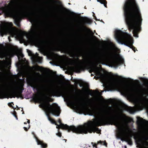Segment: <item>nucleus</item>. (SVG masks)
I'll use <instances>...</instances> for the list:
<instances>
[{"label":"nucleus","mask_w":148,"mask_h":148,"mask_svg":"<svg viewBox=\"0 0 148 148\" xmlns=\"http://www.w3.org/2000/svg\"><path fill=\"white\" fill-rule=\"evenodd\" d=\"M89 69L88 64L86 62L81 64H77L72 67L73 70L77 73H79L81 71H84Z\"/></svg>","instance_id":"12"},{"label":"nucleus","mask_w":148,"mask_h":148,"mask_svg":"<svg viewBox=\"0 0 148 148\" xmlns=\"http://www.w3.org/2000/svg\"><path fill=\"white\" fill-rule=\"evenodd\" d=\"M23 128L26 131H27L28 130V129L27 127H23Z\"/></svg>","instance_id":"41"},{"label":"nucleus","mask_w":148,"mask_h":148,"mask_svg":"<svg viewBox=\"0 0 148 148\" xmlns=\"http://www.w3.org/2000/svg\"><path fill=\"white\" fill-rule=\"evenodd\" d=\"M124 109L125 110L130 112L132 110V108H130V107H128V106H126L124 107Z\"/></svg>","instance_id":"32"},{"label":"nucleus","mask_w":148,"mask_h":148,"mask_svg":"<svg viewBox=\"0 0 148 148\" xmlns=\"http://www.w3.org/2000/svg\"><path fill=\"white\" fill-rule=\"evenodd\" d=\"M114 101V99H112V125H113V103Z\"/></svg>","instance_id":"30"},{"label":"nucleus","mask_w":148,"mask_h":148,"mask_svg":"<svg viewBox=\"0 0 148 148\" xmlns=\"http://www.w3.org/2000/svg\"><path fill=\"white\" fill-rule=\"evenodd\" d=\"M49 99L50 100L42 103L41 105H39V106L40 108H44L47 113H51L57 116H59L61 112L60 107L56 103H53L51 105L49 102L53 101V99L51 98Z\"/></svg>","instance_id":"6"},{"label":"nucleus","mask_w":148,"mask_h":148,"mask_svg":"<svg viewBox=\"0 0 148 148\" xmlns=\"http://www.w3.org/2000/svg\"><path fill=\"white\" fill-rule=\"evenodd\" d=\"M30 122V120H28V121L27 122V123H29Z\"/></svg>","instance_id":"45"},{"label":"nucleus","mask_w":148,"mask_h":148,"mask_svg":"<svg viewBox=\"0 0 148 148\" xmlns=\"http://www.w3.org/2000/svg\"><path fill=\"white\" fill-rule=\"evenodd\" d=\"M115 125L117 128V135L118 138L124 141L128 144L132 145L133 144L132 138L133 135L131 133L130 128L125 126V123L131 122L132 119L130 117L127 116L122 112L116 110L114 115Z\"/></svg>","instance_id":"3"},{"label":"nucleus","mask_w":148,"mask_h":148,"mask_svg":"<svg viewBox=\"0 0 148 148\" xmlns=\"http://www.w3.org/2000/svg\"><path fill=\"white\" fill-rule=\"evenodd\" d=\"M33 99L34 101L36 102L39 101H40V99L37 97H34L33 98Z\"/></svg>","instance_id":"34"},{"label":"nucleus","mask_w":148,"mask_h":148,"mask_svg":"<svg viewBox=\"0 0 148 148\" xmlns=\"http://www.w3.org/2000/svg\"><path fill=\"white\" fill-rule=\"evenodd\" d=\"M114 36L118 42L130 47L136 52V47L133 45L132 40L127 34L120 30H116L115 31Z\"/></svg>","instance_id":"4"},{"label":"nucleus","mask_w":148,"mask_h":148,"mask_svg":"<svg viewBox=\"0 0 148 148\" xmlns=\"http://www.w3.org/2000/svg\"><path fill=\"white\" fill-rule=\"evenodd\" d=\"M140 93L141 96L139 99V103L140 105L144 107H147L148 106V83L146 82L143 85L140 86Z\"/></svg>","instance_id":"7"},{"label":"nucleus","mask_w":148,"mask_h":148,"mask_svg":"<svg viewBox=\"0 0 148 148\" xmlns=\"http://www.w3.org/2000/svg\"><path fill=\"white\" fill-rule=\"evenodd\" d=\"M27 51L29 56H32L34 54L31 51L28 50Z\"/></svg>","instance_id":"36"},{"label":"nucleus","mask_w":148,"mask_h":148,"mask_svg":"<svg viewBox=\"0 0 148 148\" xmlns=\"http://www.w3.org/2000/svg\"><path fill=\"white\" fill-rule=\"evenodd\" d=\"M134 138L135 140L136 144L140 146L145 145V143L143 142L142 139H139L137 140V138L136 136H134Z\"/></svg>","instance_id":"23"},{"label":"nucleus","mask_w":148,"mask_h":148,"mask_svg":"<svg viewBox=\"0 0 148 148\" xmlns=\"http://www.w3.org/2000/svg\"><path fill=\"white\" fill-rule=\"evenodd\" d=\"M24 124H27V122H25L24 123Z\"/></svg>","instance_id":"50"},{"label":"nucleus","mask_w":148,"mask_h":148,"mask_svg":"<svg viewBox=\"0 0 148 148\" xmlns=\"http://www.w3.org/2000/svg\"><path fill=\"white\" fill-rule=\"evenodd\" d=\"M90 73H91V71H90Z\"/></svg>","instance_id":"56"},{"label":"nucleus","mask_w":148,"mask_h":148,"mask_svg":"<svg viewBox=\"0 0 148 148\" xmlns=\"http://www.w3.org/2000/svg\"><path fill=\"white\" fill-rule=\"evenodd\" d=\"M120 50L116 44L112 42V67L116 69L120 65L125 64L124 59L119 54Z\"/></svg>","instance_id":"5"},{"label":"nucleus","mask_w":148,"mask_h":148,"mask_svg":"<svg viewBox=\"0 0 148 148\" xmlns=\"http://www.w3.org/2000/svg\"><path fill=\"white\" fill-rule=\"evenodd\" d=\"M109 66H111V42H109Z\"/></svg>","instance_id":"26"},{"label":"nucleus","mask_w":148,"mask_h":148,"mask_svg":"<svg viewBox=\"0 0 148 148\" xmlns=\"http://www.w3.org/2000/svg\"><path fill=\"white\" fill-rule=\"evenodd\" d=\"M57 135L60 137H61L62 136L61 133L60 132H59L56 134Z\"/></svg>","instance_id":"39"},{"label":"nucleus","mask_w":148,"mask_h":148,"mask_svg":"<svg viewBox=\"0 0 148 148\" xmlns=\"http://www.w3.org/2000/svg\"><path fill=\"white\" fill-rule=\"evenodd\" d=\"M91 96H92L93 94H95L94 92H92L91 93L89 94Z\"/></svg>","instance_id":"43"},{"label":"nucleus","mask_w":148,"mask_h":148,"mask_svg":"<svg viewBox=\"0 0 148 148\" xmlns=\"http://www.w3.org/2000/svg\"><path fill=\"white\" fill-rule=\"evenodd\" d=\"M69 4H70V3H69Z\"/></svg>","instance_id":"57"},{"label":"nucleus","mask_w":148,"mask_h":148,"mask_svg":"<svg viewBox=\"0 0 148 148\" xmlns=\"http://www.w3.org/2000/svg\"><path fill=\"white\" fill-rule=\"evenodd\" d=\"M110 74L109 75V90H111V75H110V74H111V72L110 73Z\"/></svg>","instance_id":"31"},{"label":"nucleus","mask_w":148,"mask_h":148,"mask_svg":"<svg viewBox=\"0 0 148 148\" xmlns=\"http://www.w3.org/2000/svg\"><path fill=\"white\" fill-rule=\"evenodd\" d=\"M147 111V112L148 113V111Z\"/></svg>","instance_id":"59"},{"label":"nucleus","mask_w":148,"mask_h":148,"mask_svg":"<svg viewBox=\"0 0 148 148\" xmlns=\"http://www.w3.org/2000/svg\"><path fill=\"white\" fill-rule=\"evenodd\" d=\"M123 9L125 20L130 31L132 30L134 36L138 37L141 30L143 19L141 11L135 0H126Z\"/></svg>","instance_id":"2"},{"label":"nucleus","mask_w":148,"mask_h":148,"mask_svg":"<svg viewBox=\"0 0 148 148\" xmlns=\"http://www.w3.org/2000/svg\"><path fill=\"white\" fill-rule=\"evenodd\" d=\"M91 33H92V35H93L94 34L93 33V32L92 31H91Z\"/></svg>","instance_id":"49"},{"label":"nucleus","mask_w":148,"mask_h":148,"mask_svg":"<svg viewBox=\"0 0 148 148\" xmlns=\"http://www.w3.org/2000/svg\"><path fill=\"white\" fill-rule=\"evenodd\" d=\"M72 13H73V12H72Z\"/></svg>","instance_id":"58"},{"label":"nucleus","mask_w":148,"mask_h":148,"mask_svg":"<svg viewBox=\"0 0 148 148\" xmlns=\"http://www.w3.org/2000/svg\"><path fill=\"white\" fill-rule=\"evenodd\" d=\"M91 144L92 145L93 147H95V148H97V145L99 144L105 146L106 147H107V143L105 140L104 141H101V140H100L99 141H98L97 144L93 142H92Z\"/></svg>","instance_id":"20"},{"label":"nucleus","mask_w":148,"mask_h":148,"mask_svg":"<svg viewBox=\"0 0 148 148\" xmlns=\"http://www.w3.org/2000/svg\"><path fill=\"white\" fill-rule=\"evenodd\" d=\"M90 90V91H91L92 92H95V90Z\"/></svg>","instance_id":"47"},{"label":"nucleus","mask_w":148,"mask_h":148,"mask_svg":"<svg viewBox=\"0 0 148 148\" xmlns=\"http://www.w3.org/2000/svg\"><path fill=\"white\" fill-rule=\"evenodd\" d=\"M99 75V77L103 81H105L106 80V76L103 74L101 73H99L98 74Z\"/></svg>","instance_id":"28"},{"label":"nucleus","mask_w":148,"mask_h":148,"mask_svg":"<svg viewBox=\"0 0 148 148\" xmlns=\"http://www.w3.org/2000/svg\"><path fill=\"white\" fill-rule=\"evenodd\" d=\"M40 67V66H33L32 67H30L32 71H39V68Z\"/></svg>","instance_id":"27"},{"label":"nucleus","mask_w":148,"mask_h":148,"mask_svg":"<svg viewBox=\"0 0 148 148\" xmlns=\"http://www.w3.org/2000/svg\"><path fill=\"white\" fill-rule=\"evenodd\" d=\"M118 77V76L116 75H114L113 73H112V91L113 89L114 85L113 83V79L114 78H116V77Z\"/></svg>","instance_id":"24"},{"label":"nucleus","mask_w":148,"mask_h":148,"mask_svg":"<svg viewBox=\"0 0 148 148\" xmlns=\"http://www.w3.org/2000/svg\"><path fill=\"white\" fill-rule=\"evenodd\" d=\"M16 107L18 108V109L17 110H19L20 109L18 107V106H16Z\"/></svg>","instance_id":"48"},{"label":"nucleus","mask_w":148,"mask_h":148,"mask_svg":"<svg viewBox=\"0 0 148 148\" xmlns=\"http://www.w3.org/2000/svg\"><path fill=\"white\" fill-rule=\"evenodd\" d=\"M109 116L108 117L106 114V110L104 108H102L100 110L95 108L90 109L89 107H84V110L87 114L93 116L95 119L93 121H90L88 123H85L84 125H79L77 127L74 126L73 132L77 134H87L96 132L99 133L101 132L97 127L109 124L111 125V106L109 107Z\"/></svg>","instance_id":"1"},{"label":"nucleus","mask_w":148,"mask_h":148,"mask_svg":"<svg viewBox=\"0 0 148 148\" xmlns=\"http://www.w3.org/2000/svg\"><path fill=\"white\" fill-rule=\"evenodd\" d=\"M13 8H12L10 9L7 10L6 11V13L9 16H14L15 24L18 27H20L21 26L20 22L21 19V17L18 15L14 14L13 13Z\"/></svg>","instance_id":"13"},{"label":"nucleus","mask_w":148,"mask_h":148,"mask_svg":"<svg viewBox=\"0 0 148 148\" xmlns=\"http://www.w3.org/2000/svg\"><path fill=\"white\" fill-rule=\"evenodd\" d=\"M56 2L59 4L61 3V2L60 1H56Z\"/></svg>","instance_id":"44"},{"label":"nucleus","mask_w":148,"mask_h":148,"mask_svg":"<svg viewBox=\"0 0 148 148\" xmlns=\"http://www.w3.org/2000/svg\"><path fill=\"white\" fill-rule=\"evenodd\" d=\"M81 19L84 22L85 24H90L92 22V21L91 19L86 17H81Z\"/></svg>","instance_id":"21"},{"label":"nucleus","mask_w":148,"mask_h":148,"mask_svg":"<svg viewBox=\"0 0 148 148\" xmlns=\"http://www.w3.org/2000/svg\"><path fill=\"white\" fill-rule=\"evenodd\" d=\"M47 113V115L48 116L49 120L51 121L52 123L54 124L55 125H56L57 128H61L63 130H67L68 132H70L71 131L73 132L74 126L71 125L69 126L66 124L58 125L56 123V122L54 120L49 116L50 113Z\"/></svg>","instance_id":"11"},{"label":"nucleus","mask_w":148,"mask_h":148,"mask_svg":"<svg viewBox=\"0 0 148 148\" xmlns=\"http://www.w3.org/2000/svg\"><path fill=\"white\" fill-rule=\"evenodd\" d=\"M101 105L103 106H108L109 105L111 104V98H110L108 100H101Z\"/></svg>","instance_id":"19"},{"label":"nucleus","mask_w":148,"mask_h":148,"mask_svg":"<svg viewBox=\"0 0 148 148\" xmlns=\"http://www.w3.org/2000/svg\"><path fill=\"white\" fill-rule=\"evenodd\" d=\"M35 73L36 75H40V73L38 72H35Z\"/></svg>","instance_id":"42"},{"label":"nucleus","mask_w":148,"mask_h":148,"mask_svg":"<svg viewBox=\"0 0 148 148\" xmlns=\"http://www.w3.org/2000/svg\"><path fill=\"white\" fill-rule=\"evenodd\" d=\"M24 114V112L23 111L22 113V114Z\"/></svg>","instance_id":"52"},{"label":"nucleus","mask_w":148,"mask_h":148,"mask_svg":"<svg viewBox=\"0 0 148 148\" xmlns=\"http://www.w3.org/2000/svg\"><path fill=\"white\" fill-rule=\"evenodd\" d=\"M97 1L101 4H103L105 7H107L106 4L107 2L106 0H97Z\"/></svg>","instance_id":"29"},{"label":"nucleus","mask_w":148,"mask_h":148,"mask_svg":"<svg viewBox=\"0 0 148 148\" xmlns=\"http://www.w3.org/2000/svg\"><path fill=\"white\" fill-rule=\"evenodd\" d=\"M80 87H81L82 86V85H80Z\"/></svg>","instance_id":"55"},{"label":"nucleus","mask_w":148,"mask_h":148,"mask_svg":"<svg viewBox=\"0 0 148 148\" xmlns=\"http://www.w3.org/2000/svg\"><path fill=\"white\" fill-rule=\"evenodd\" d=\"M94 36V37L96 38V37L95 36Z\"/></svg>","instance_id":"54"},{"label":"nucleus","mask_w":148,"mask_h":148,"mask_svg":"<svg viewBox=\"0 0 148 148\" xmlns=\"http://www.w3.org/2000/svg\"><path fill=\"white\" fill-rule=\"evenodd\" d=\"M78 91H79V92H81V90H80V89H78Z\"/></svg>","instance_id":"46"},{"label":"nucleus","mask_w":148,"mask_h":148,"mask_svg":"<svg viewBox=\"0 0 148 148\" xmlns=\"http://www.w3.org/2000/svg\"><path fill=\"white\" fill-rule=\"evenodd\" d=\"M12 104L13 105H14V104L13 102H12L10 103H9L8 105L10 107L12 108H13L14 110H15L16 109V108H14V107L12 105Z\"/></svg>","instance_id":"35"},{"label":"nucleus","mask_w":148,"mask_h":148,"mask_svg":"<svg viewBox=\"0 0 148 148\" xmlns=\"http://www.w3.org/2000/svg\"><path fill=\"white\" fill-rule=\"evenodd\" d=\"M22 15L28 18L30 21H34V17L35 16L36 14L34 12L28 10L23 11L22 12Z\"/></svg>","instance_id":"15"},{"label":"nucleus","mask_w":148,"mask_h":148,"mask_svg":"<svg viewBox=\"0 0 148 148\" xmlns=\"http://www.w3.org/2000/svg\"><path fill=\"white\" fill-rule=\"evenodd\" d=\"M32 134L33 135L34 138L36 139L38 145H40L42 148H46L47 147V144L44 143L43 141L39 140L34 132H32Z\"/></svg>","instance_id":"16"},{"label":"nucleus","mask_w":148,"mask_h":148,"mask_svg":"<svg viewBox=\"0 0 148 148\" xmlns=\"http://www.w3.org/2000/svg\"><path fill=\"white\" fill-rule=\"evenodd\" d=\"M143 119L142 118L138 117L137 118V120L136 121L137 124L138 125H141L143 123Z\"/></svg>","instance_id":"25"},{"label":"nucleus","mask_w":148,"mask_h":148,"mask_svg":"<svg viewBox=\"0 0 148 148\" xmlns=\"http://www.w3.org/2000/svg\"><path fill=\"white\" fill-rule=\"evenodd\" d=\"M31 32L32 34L36 36L37 37V39L38 41H42L40 36L38 35L37 28L36 26H35L34 27L31 29Z\"/></svg>","instance_id":"18"},{"label":"nucleus","mask_w":148,"mask_h":148,"mask_svg":"<svg viewBox=\"0 0 148 148\" xmlns=\"http://www.w3.org/2000/svg\"><path fill=\"white\" fill-rule=\"evenodd\" d=\"M27 84L32 87L33 89H36L37 91H38V88L35 85V83L34 81L32 78H30L27 79Z\"/></svg>","instance_id":"17"},{"label":"nucleus","mask_w":148,"mask_h":148,"mask_svg":"<svg viewBox=\"0 0 148 148\" xmlns=\"http://www.w3.org/2000/svg\"><path fill=\"white\" fill-rule=\"evenodd\" d=\"M64 140H65V142H66V139H64Z\"/></svg>","instance_id":"53"},{"label":"nucleus","mask_w":148,"mask_h":148,"mask_svg":"<svg viewBox=\"0 0 148 148\" xmlns=\"http://www.w3.org/2000/svg\"><path fill=\"white\" fill-rule=\"evenodd\" d=\"M58 122L60 124V125H62V124L64 125L63 124H62V123L61 121V119H59L58 120Z\"/></svg>","instance_id":"40"},{"label":"nucleus","mask_w":148,"mask_h":148,"mask_svg":"<svg viewBox=\"0 0 148 148\" xmlns=\"http://www.w3.org/2000/svg\"><path fill=\"white\" fill-rule=\"evenodd\" d=\"M52 96H60V95L61 94H63L64 95L66 98L67 100L69 99H73L74 101L77 104H80L82 105V99L79 97L78 94V92L77 93V95L73 96L70 95L66 93H64L60 89H56L54 90L52 92Z\"/></svg>","instance_id":"8"},{"label":"nucleus","mask_w":148,"mask_h":148,"mask_svg":"<svg viewBox=\"0 0 148 148\" xmlns=\"http://www.w3.org/2000/svg\"><path fill=\"white\" fill-rule=\"evenodd\" d=\"M61 47L62 48H64V49H65L66 47V46L65 44L64 43H62V44L60 45Z\"/></svg>","instance_id":"38"},{"label":"nucleus","mask_w":148,"mask_h":148,"mask_svg":"<svg viewBox=\"0 0 148 148\" xmlns=\"http://www.w3.org/2000/svg\"><path fill=\"white\" fill-rule=\"evenodd\" d=\"M93 76V75L92 74H91V76Z\"/></svg>","instance_id":"51"},{"label":"nucleus","mask_w":148,"mask_h":148,"mask_svg":"<svg viewBox=\"0 0 148 148\" xmlns=\"http://www.w3.org/2000/svg\"><path fill=\"white\" fill-rule=\"evenodd\" d=\"M114 87L118 91L125 95L132 94L136 93V89L133 88L122 85L119 84H115Z\"/></svg>","instance_id":"9"},{"label":"nucleus","mask_w":148,"mask_h":148,"mask_svg":"<svg viewBox=\"0 0 148 148\" xmlns=\"http://www.w3.org/2000/svg\"><path fill=\"white\" fill-rule=\"evenodd\" d=\"M47 113V115L48 116L49 120L51 121L52 123L54 124L55 125H56L57 128H61L63 130H67L68 132H70L71 131L73 132L74 126L71 125L69 126L66 124L58 125L56 123V122L54 120L49 116L50 113Z\"/></svg>","instance_id":"10"},{"label":"nucleus","mask_w":148,"mask_h":148,"mask_svg":"<svg viewBox=\"0 0 148 148\" xmlns=\"http://www.w3.org/2000/svg\"><path fill=\"white\" fill-rule=\"evenodd\" d=\"M16 89L13 90L10 94V96L9 97L12 98V97L15 98L16 97L17 98L22 97V93L23 90V88L16 87Z\"/></svg>","instance_id":"14"},{"label":"nucleus","mask_w":148,"mask_h":148,"mask_svg":"<svg viewBox=\"0 0 148 148\" xmlns=\"http://www.w3.org/2000/svg\"><path fill=\"white\" fill-rule=\"evenodd\" d=\"M13 115L15 116V117L16 118V120H18V117H17V116L16 115L17 114V113L15 111H14V112L13 113Z\"/></svg>","instance_id":"37"},{"label":"nucleus","mask_w":148,"mask_h":148,"mask_svg":"<svg viewBox=\"0 0 148 148\" xmlns=\"http://www.w3.org/2000/svg\"><path fill=\"white\" fill-rule=\"evenodd\" d=\"M8 93L3 90L0 89V99L8 98Z\"/></svg>","instance_id":"22"},{"label":"nucleus","mask_w":148,"mask_h":148,"mask_svg":"<svg viewBox=\"0 0 148 148\" xmlns=\"http://www.w3.org/2000/svg\"><path fill=\"white\" fill-rule=\"evenodd\" d=\"M143 139L145 140L146 145H148V142L147 141H148V137L146 136H144L143 138Z\"/></svg>","instance_id":"33"}]
</instances>
